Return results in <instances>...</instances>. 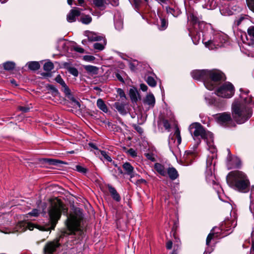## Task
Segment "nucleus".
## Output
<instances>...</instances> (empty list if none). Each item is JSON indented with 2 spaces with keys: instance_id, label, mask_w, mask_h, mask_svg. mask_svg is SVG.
I'll return each instance as SVG.
<instances>
[{
  "instance_id": "2",
  "label": "nucleus",
  "mask_w": 254,
  "mask_h": 254,
  "mask_svg": "<svg viewBox=\"0 0 254 254\" xmlns=\"http://www.w3.org/2000/svg\"><path fill=\"white\" fill-rule=\"evenodd\" d=\"M191 75L193 79L203 81L205 87L209 90L216 86L217 82L226 79L225 74L216 69L194 70L191 72Z\"/></svg>"
},
{
  "instance_id": "25",
  "label": "nucleus",
  "mask_w": 254,
  "mask_h": 254,
  "mask_svg": "<svg viewBox=\"0 0 254 254\" xmlns=\"http://www.w3.org/2000/svg\"><path fill=\"white\" fill-rule=\"evenodd\" d=\"M144 103L149 105L150 107L153 108L155 103V99L154 95L152 94L147 95L144 99Z\"/></svg>"
},
{
  "instance_id": "29",
  "label": "nucleus",
  "mask_w": 254,
  "mask_h": 254,
  "mask_svg": "<svg viewBox=\"0 0 254 254\" xmlns=\"http://www.w3.org/2000/svg\"><path fill=\"white\" fill-rule=\"evenodd\" d=\"M84 68L86 70V71L90 73L91 74H97L98 72V68L95 66H93L91 65H86L84 66Z\"/></svg>"
},
{
  "instance_id": "24",
  "label": "nucleus",
  "mask_w": 254,
  "mask_h": 254,
  "mask_svg": "<svg viewBox=\"0 0 254 254\" xmlns=\"http://www.w3.org/2000/svg\"><path fill=\"white\" fill-rule=\"evenodd\" d=\"M206 2V5H203L202 4L200 5L203 8H206L207 9H214L217 6L216 0H204Z\"/></svg>"
},
{
  "instance_id": "13",
  "label": "nucleus",
  "mask_w": 254,
  "mask_h": 254,
  "mask_svg": "<svg viewBox=\"0 0 254 254\" xmlns=\"http://www.w3.org/2000/svg\"><path fill=\"white\" fill-rule=\"evenodd\" d=\"M59 240H56L48 243L45 246L44 251L45 254H52L60 246Z\"/></svg>"
},
{
  "instance_id": "47",
  "label": "nucleus",
  "mask_w": 254,
  "mask_h": 254,
  "mask_svg": "<svg viewBox=\"0 0 254 254\" xmlns=\"http://www.w3.org/2000/svg\"><path fill=\"white\" fill-rule=\"evenodd\" d=\"M54 68V64H44V69L46 71H50Z\"/></svg>"
},
{
  "instance_id": "48",
  "label": "nucleus",
  "mask_w": 254,
  "mask_h": 254,
  "mask_svg": "<svg viewBox=\"0 0 254 254\" xmlns=\"http://www.w3.org/2000/svg\"><path fill=\"white\" fill-rule=\"evenodd\" d=\"M15 64H2L4 69L6 70H11L14 67Z\"/></svg>"
},
{
  "instance_id": "27",
  "label": "nucleus",
  "mask_w": 254,
  "mask_h": 254,
  "mask_svg": "<svg viewBox=\"0 0 254 254\" xmlns=\"http://www.w3.org/2000/svg\"><path fill=\"white\" fill-rule=\"evenodd\" d=\"M97 106L98 108L104 113H107L108 109L105 102L102 99H98L97 101Z\"/></svg>"
},
{
  "instance_id": "50",
  "label": "nucleus",
  "mask_w": 254,
  "mask_h": 254,
  "mask_svg": "<svg viewBox=\"0 0 254 254\" xmlns=\"http://www.w3.org/2000/svg\"><path fill=\"white\" fill-rule=\"evenodd\" d=\"M89 146L91 148H93L94 149H95V150H96L97 151V152H95V154H97V155L99 154V152H100V151L101 150H99L98 149V147L96 146V145L95 144H94V143H89Z\"/></svg>"
},
{
  "instance_id": "53",
  "label": "nucleus",
  "mask_w": 254,
  "mask_h": 254,
  "mask_svg": "<svg viewBox=\"0 0 254 254\" xmlns=\"http://www.w3.org/2000/svg\"><path fill=\"white\" fill-rule=\"evenodd\" d=\"M128 154L132 157H134L137 156L136 152L132 148H130L128 150Z\"/></svg>"
},
{
  "instance_id": "15",
  "label": "nucleus",
  "mask_w": 254,
  "mask_h": 254,
  "mask_svg": "<svg viewBox=\"0 0 254 254\" xmlns=\"http://www.w3.org/2000/svg\"><path fill=\"white\" fill-rule=\"evenodd\" d=\"M72 42L64 40H60L58 43L57 48L58 51L63 53L68 51V48L71 47Z\"/></svg>"
},
{
  "instance_id": "54",
  "label": "nucleus",
  "mask_w": 254,
  "mask_h": 254,
  "mask_svg": "<svg viewBox=\"0 0 254 254\" xmlns=\"http://www.w3.org/2000/svg\"><path fill=\"white\" fill-rule=\"evenodd\" d=\"M19 110L22 111L23 112L26 113L29 111V108L27 107H22L20 106L18 107Z\"/></svg>"
},
{
  "instance_id": "61",
  "label": "nucleus",
  "mask_w": 254,
  "mask_h": 254,
  "mask_svg": "<svg viewBox=\"0 0 254 254\" xmlns=\"http://www.w3.org/2000/svg\"><path fill=\"white\" fill-rule=\"evenodd\" d=\"M116 77H117V78L120 81H122V82H123L124 80H123V79L122 78V77L118 73H117L116 74Z\"/></svg>"
},
{
  "instance_id": "14",
  "label": "nucleus",
  "mask_w": 254,
  "mask_h": 254,
  "mask_svg": "<svg viewBox=\"0 0 254 254\" xmlns=\"http://www.w3.org/2000/svg\"><path fill=\"white\" fill-rule=\"evenodd\" d=\"M216 119H217V122L222 125L227 124L231 121V117L230 114L227 113L217 114L216 115Z\"/></svg>"
},
{
  "instance_id": "20",
  "label": "nucleus",
  "mask_w": 254,
  "mask_h": 254,
  "mask_svg": "<svg viewBox=\"0 0 254 254\" xmlns=\"http://www.w3.org/2000/svg\"><path fill=\"white\" fill-rule=\"evenodd\" d=\"M86 36L88 40L90 41H101L104 38L102 36L99 35L96 33L90 31L86 32Z\"/></svg>"
},
{
  "instance_id": "5",
  "label": "nucleus",
  "mask_w": 254,
  "mask_h": 254,
  "mask_svg": "<svg viewBox=\"0 0 254 254\" xmlns=\"http://www.w3.org/2000/svg\"><path fill=\"white\" fill-rule=\"evenodd\" d=\"M227 183L234 190L246 193L249 191L250 182L247 174L241 171L230 172L227 175Z\"/></svg>"
},
{
  "instance_id": "63",
  "label": "nucleus",
  "mask_w": 254,
  "mask_h": 254,
  "mask_svg": "<svg viewBox=\"0 0 254 254\" xmlns=\"http://www.w3.org/2000/svg\"><path fill=\"white\" fill-rule=\"evenodd\" d=\"M48 162H49L50 164H56V162H57V161L55 160L50 159V160H48Z\"/></svg>"
},
{
  "instance_id": "38",
  "label": "nucleus",
  "mask_w": 254,
  "mask_h": 254,
  "mask_svg": "<svg viewBox=\"0 0 254 254\" xmlns=\"http://www.w3.org/2000/svg\"><path fill=\"white\" fill-rule=\"evenodd\" d=\"M56 81L60 83L63 87H64L65 89L67 88L65 83L64 81V80L62 78L61 76L59 75H58L55 79Z\"/></svg>"
},
{
  "instance_id": "18",
  "label": "nucleus",
  "mask_w": 254,
  "mask_h": 254,
  "mask_svg": "<svg viewBox=\"0 0 254 254\" xmlns=\"http://www.w3.org/2000/svg\"><path fill=\"white\" fill-rule=\"evenodd\" d=\"M123 168L126 171V174L129 176L130 178L134 177L135 172L134 171V168L128 162H126L123 164Z\"/></svg>"
},
{
  "instance_id": "56",
  "label": "nucleus",
  "mask_w": 254,
  "mask_h": 254,
  "mask_svg": "<svg viewBox=\"0 0 254 254\" xmlns=\"http://www.w3.org/2000/svg\"><path fill=\"white\" fill-rule=\"evenodd\" d=\"M117 92L120 95L121 97H125V94L124 91L122 89H120V88L118 89Z\"/></svg>"
},
{
  "instance_id": "28",
  "label": "nucleus",
  "mask_w": 254,
  "mask_h": 254,
  "mask_svg": "<svg viewBox=\"0 0 254 254\" xmlns=\"http://www.w3.org/2000/svg\"><path fill=\"white\" fill-rule=\"evenodd\" d=\"M167 13L171 14L174 17H177L181 14V11L178 8H171L169 6L166 7Z\"/></svg>"
},
{
  "instance_id": "32",
  "label": "nucleus",
  "mask_w": 254,
  "mask_h": 254,
  "mask_svg": "<svg viewBox=\"0 0 254 254\" xmlns=\"http://www.w3.org/2000/svg\"><path fill=\"white\" fill-rule=\"evenodd\" d=\"M64 65L66 66V68L70 74L75 77H77L78 75V71L76 68L70 66L69 64Z\"/></svg>"
},
{
  "instance_id": "4",
  "label": "nucleus",
  "mask_w": 254,
  "mask_h": 254,
  "mask_svg": "<svg viewBox=\"0 0 254 254\" xmlns=\"http://www.w3.org/2000/svg\"><path fill=\"white\" fill-rule=\"evenodd\" d=\"M244 104L237 101L232 105V115L238 124H243L247 121L251 116L252 107L254 105L251 97L244 98Z\"/></svg>"
},
{
  "instance_id": "62",
  "label": "nucleus",
  "mask_w": 254,
  "mask_h": 254,
  "mask_svg": "<svg viewBox=\"0 0 254 254\" xmlns=\"http://www.w3.org/2000/svg\"><path fill=\"white\" fill-rule=\"evenodd\" d=\"M251 251L253 250L254 251V238H253V237H252V247H251Z\"/></svg>"
},
{
  "instance_id": "17",
  "label": "nucleus",
  "mask_w": 254,
  "mask_h": 254,
  "mask_svg": "<svg viewBox=\"0 0 254 254\" xmlns=\"http://www.w3.org/2000/svg\"><path fill=\"white\" fill-rule=\"evenodd\" d=\"M114 107L122 115H126L128 112L127 105L125 103L117 102L114 103Z\"/></svg>"
},
{
  "instance_id": "60",
  "label": "nucleus",
  "mask_w": 254,
  "mask_h": 254,
  "mask_svg": "<svg viewBox=\"0 0 254 254\" xmlns=\"http://www.w3.org/2000/svg\"><path fill=\"white\" fill-rule=\"evenodd\" d=\"M135 129L140 133H142L143 132V129L139 127H135Z\"/></svg>"
},
{
  "instance_id": "3",
  "label": "nucleus",
  "mask_w": 254,
  "mask_h": 254,
  "mask_svg": "<svg viewBox=\"0 0 254 254\" xmlns=\"http://www.w3.org/2000/svg\"><path fill=\"white\" fill-rule=\"evenodd\" d=\"M189 130L195 142L192 147L193 150H189L187 151L188 154H192L197 148L201 142L199 137L206 141L212 152L214 151L215 148L213 144V136L211 132L206 130L200 124L197 123L191 124L189 127Z\"/></svg>"
},
{
  "instance_id": "45",
  "label": "nucleus",
  "mask_w": 254,
  "mask_h": 254,
  "mask_svg": "<svg viewBox=\"0 0 254 254\" xmlns=\"http://www.w3.org/2000/svg\"><path fill=\"white\" fill-rule=\"evenodd\" d=\"M214 234L210 233L207 236L206 240V244L207 246H209L210 245V242L211 240L213 239L214 236Z\"/></svg>"
},
{
  "instance_id": "30",
  "label": "nucleus",
  "mask_w": 254,
  "mask_h": 254,
  "mask_svg": "<svg viewBox=\"0 0 254 254\" xmlns=\"http://www.w3.org/2000/svg\"><path fill=\"white\" fill-rule=\"evenodd\" d=\"M93 3L96 6L102 9L105 7L108 2L106 0H94Z\"/></svg>"
},
{
  "instance_id": "51",
  "label": "nucleus",
  "mask_w": 254,
  "mask_h": 254,
  "mask_svg": "<svg viewBox=\"0 0 254 254\" xmlns=\"http://www.w3.org/2000/svg\"><path fill=\"white\" fill-rule=\"evenodd\" d=\"M158 1L162 5L164 6L165 4H168L171 2V0H155Z\"/></svg>"
},
{
  "instance_id": "26",
  "label": "nucleus",
  "mask_w": 254,
  "mask_h": 254,
  "mask_svg": "<svg viewBox=\"0 0 254 254\" xmlns=\"http://www.w3.org/2000/svg\"><path fill=\"white\" fill-rule=\"evenodd\" d=\"M154 169L161 175L163 176H166V171L165 169L164 166L162 164L158 163H155L154 165Z\"/></svg>"
},
{
  "instance_id": "8",
  "label": "nucleus",
  "mask_w": 254,
  "mask_h": 254,
  "mask_svg": "<svg viewBox=\"0 0 254 254\" xmlns=\"http://www.w3.org/2000/svg\"><path fill=\"white\" fill-rule=\"evenodd\" d=\"M235 88L233 85L229 82H226L218 87L216 94L223 98H230L233 96Z\"/></svg>"
},
{
  "instance_id": "16",
  "label": "nucleus",
  "mask_w": 254,
  "mask_h": 254,
  "mask_svg": "<svg viewBox=\"0 0 254 254\" xmlns=\"http://www.w3.org/2000/svg\"><path fill=\"white\" fill-rule=\"evenodd\" d=\"M251 23L249 17L247 15H241L237 17L234 21L235 25L239 26L241 25H245Z\"/></svg>"
},
{
  "instance_id": "31",
  "label": "nucleus",
  "mask_w": 254,
  "mask_h": 254,
  "mask_svg": "<svg viewBox=\"0 0 254 254\" xmlns=\"http://www.w3.org/2000/svg\"><path fill=\"white\" fill-rule=\"evenodd\" d=\"M103 42L102 43H95L93 45V47L95 50L98 51H102L105 48V45L106 44V41L103 38L102 39Z\"/></svg>"
},
{
  "instance_id": "9",
  "label": "nucleus",
  "mask_w": 254,
  "mask_h": 254,
  "mask_svg": "<svg viewBox=\"0 0 254 254\" xmlns=\"http://www.w3.org/2000/svg\"><path fill=\"white\" fill-rule=\"evenodd\" d=\"M174 136H175V138L173 136L170 138L168 141L170 149L172 152L174 151V149L175 147H177L181 144L182 141L180 130L178 127L176 128Z\"/></svg>"
},
{
  "instance_id": "52",
  "label": "nucleus",
  "mask_w": 254,
  "mask_h": 254,
  "mask_svg": "<svg viewBox=\"0 0 254 254\" xmlns=\"http://www.w3.org/2000/svg\"><path fill=\"white\" fill-rule=\"evenodd\" d=\"M248 6L254 11V0H247Z\"/></svg>"
},
{
  "instance_id": "55",
  "label": "nucleus",
  "mask_w": 254,
  "mask_h": 254,
  "mask_svg": "<svg viewBox=\"0 0 254 254\" xmlns=\"http://www.w3.org/2000/svg\"><path fill=\"white\" fill-rule=\"evenodd\" d=\"M71 101L74 103V105L76 106V107L80 108V103L76 100L75 98H72Z\"/></svg>"
},
{
  "instance_id": "35",
  "label": "nucleus",
  "mask_w": 254,
  "mask_h": 254,
  "mask_svg": "<svg viewBox=\"0 0 254 254\" xmlns=\"http://www.w3.org/2000/svg\"><path fill=\"white\" fill-rule=\"evenodd\" d=\"M115 27L118 30H121L123 28V21L121 18L119 19H115Z\"/></svg>"
},
{
  "instance_id": "19",
  "label": "nucleus",
  "mask_w": 254,
  "mask_h": 254,
  "mask_svg": "<svg viewBox=\"0 0 254 254\" xmlns=\"http://www.w3.org/2000/svg\"><path fill=\"white\" fill-rule=\"evenodd\" d=\"M78 9H71L67 15L66 19L68 22H73L76 20V17L80 15Z\"/></svg>"
},
{
  "instance_id": "57",
  "label": "nucleus",
  "mask_w": 254,
  "mask_h": 254,
  "mask_svg": "<svg viewBox=\"0 0 254 254\" xmlns=\"http://www.w3.org/2000/svg\"><path fill=\"white\" fill-rule=\"evenodd\" d=\"M140 89L143 91H146L147 90L148 87L144 84H141L140 85Z\"/></svg>"
},
{
  "instance_id": "23",
  "label": "nucleus",
  "mask_w": 254,
  "mask_h": 254,
  "mask_svg": "<svg viewBox=\"0 0 254 254\" xmlns=\"http://www.w3.org/2000/svg\"><path fill=\"white\" fill-rule=\"evenodd\" d=\"M17 227H20L21 230H19L20 231H23L26 230V228H28L30 230H32L33 229L34 226L33 224L27 222H20L17 225Z\"/></svg>"
},
{
  "instance_id": "22",
  "label": "nucleus",
  "mask_w": 254,
  "mask_h": 254,
  "mask_svg": "<svg viewBox=\"0 0 254 254\" xmlns=\"http://www.w3.org/2000/svg\"><path fill=\"white\" fill-rule=\"evenodd\" d=\"M166 173L172 180H176L179 176L178 171L174 167H169Z\"/></svg>"
},
{
  "instance_id": "42",
  "label": "nucleus",
  "mask_w": 254,
  "mask_h": 254,
  "mask_svg": "<svg viewBox=\"0 0 254 254\" xmlns=\"http://www.w3.org/2000/svg\"><path fill=\"white\" fill-rule=\"evenodd\" d=\"M121 58L127 61V63H128V64H132L133 62H136V61L135 60H133L132 59V58L129 57H127V56L126 55H122L121 56Z\"/></svg>"
},
{
  "instance_id": "10",
  "label": "nucleus",
  "mask_w": 254,
  "mask_h": 254,
  "mask_svg": "<svg viewBox=\"0 0 254 254\" xmlns=\"http://www.w3.org/2000/svg\"><path fill=\"white\" fill-rule=\"evenodd\" d=\"M241 36L244 43L249 46H253L254 45V26H250L248 29V35L244 33Z\"/></svg>"
},
{
  "instance_id": "46",
  "label": "nucleus",
  "mask_w": 254,
  "mask_h": 254,
  "mask_svg": "<svg viewBox=\"0 0 254 254\" xmlns=\"http://www.w3.org/2000/svg\"><path fill=\"white\" fill-rule=\"evenodd\" d=\"M95 58L94 57L92 56H84L83 57V59L85 61L87 62H91L93 61L94 60Z\"/></svg>"
},
{
  "instance_id": "58",
  "label": "nucleus",
  "mask_w": 254,
  "mask_h": 254,
  "mask_svg": "<svg viewBox=\"0 0 254 254\" xmlns=\"http://www.w3.org/2000/svg\"><path fill=\"white\" fill-rule=\"evenodd\" d=\"M172 242L171 241H168L166 244V248L167 249L170 250L172 248Z\"/></svg>"
},
{
  "instance_id": "44",
  "label": "nucleus",
  "mask_w": 254,
  "mask_h": 254,
  "mask_svg": "<svg viewBox=\"0 0 254 254\" xmlns=\"http://www.w3.org/2000/svg\"><path fill=\"white\" fill-rule=\"evenodd\" d=\"M40 64H28V68L31 70L35 71L39 69Z\"/></svg>"
},
{
  "instance_id": "37",
  "label": "nucleus",
  "mask_w": 254,
  "mask_h": 254,
  "mask_svg": "<svg viewBox=\"0 0 254 254\" xmlns=\"http://www.w3.org/2000/svg\"><path fill=\"white\" fill-rule=\"evenodd\" d=\"M92 21V18L90 15H85L81 18V21L85 24H89Z\"/></svg>"
},
{
  "instance_id": "33",
  "label": "nucleus",
  "mask_w": 254,
  "mask_h": 254,
  "mask_svg": "<svg viewBox=\"0 0 254 254\" xmlns=\"http://www.w3.org/2000/svg\"><path fill=\"white\" fill-rule=\"evenodd\" d=\"M168 26V22L164 18H160V23H158V28L160 30H164Z\"/></svg>"
},
{
  "instance_id": "6",
  "label": "nucleus",
  "mask_w": 254,
  "mask_h": 254,
  "mask_svg": "<svg viewBox=\"0 0 254 254\" xmlns=\"http://www.w3.org/2000/svg\"><path fill=\"white\" fill-rule=\"evenodd\" d=\"M64 210L63 204L57 200L52 203L49 209L50 226L45 230L49 231L55 229L58 220L60 219L62 212Z\"/></svg>"
},
{
  "instance_id": "1",
  "label": "nucleus",
  "mask_w": 254,
  "mask_h": 254,
  "mask_svg": "<svg viewBox=\"0 0 254 254\" xmlns=\"http://www.w3.org/2000/svg\"><path fill=\"white\" fill-rule=\"evenodd\" d=\"M200 19L201 16L196 11L189 12L188 20L190 27L188 30L193 43L196 45L201 40L205 47L211 50L224 46L228 41L227 36L213 31L210 24L200 21Z\"/></svg>"
},
{
  "instance_id": "41",
  "label": "nucleus",
  "mask_w": 254,
  "mask_h": 254,
  "mask_svg": "<svg viewBox=\"0 0 254 254\" xmlns=\"http://www.w3.org/2000/svg\"><path fill=\"white\" fill-rule=\"evenodd\" d=\"M129 95L132 100L136 101L137 100L136 91L134 89H130L129 90Z\"/></svg>"
},
{
  "instance_id": "11",
  "label": "nucleus",
  "mask_w": 254,
  "mask_h": 254,
  "mask_svg": "<svg viewBox=\"0 0 254 254\" xmlns=\"http://www.w3.org/2000/svg\"><path fill=\"white\" fill-rule=\"evenodd\" d=\"M228 153L227 166L229 169L233 168H239L241 166V161L240 159L237 157H232L230 154V150L227 149Z\"/></svg>"
},
{
  "instance_id": "34",
  "label": "nucleus",
  "mask_w": 254,
  "mask_h": 254,
  "mask_svg": "<svg viewBox=\"0 0 254 254\" xmlns=\"http://www.w3.org/2000/svg\"><path fill=\"white\" fill-rule=\"evenodd\" d=\"M71 50H73L79 53H83L84 52V50L82 48L74 43H72Z\"/></svg>"
},
{
  "instance_id": "39",
  "label": "nucleus",
  "mask_w": 254,
  "mask_h": 254,
  "mask_svg": "<svg viewBox=\"0 0 254 254\" xmlns=\"http://www.w3.org/2000/svg\"><path fill=\"white\" fill-rule=\"evenodd\" d=\"M75 168L77 172L82 174H86L87 172V169L86 168L80 165H76Z\"/></svg>"
},
{
  "instance_id": "21",
  "label": "nucleus",
  "mask_w": 254,
  "mask_h": 254,
  "mask_svg": "<svg viewBox=\"0 0 254 254\" xmlns=\"http://www.w3.org/2000/svg\"><path fill=\"white\" fill-rule=\"evenodd\" d=\"M108 188L113 199L117 202H119L121 198L115 188L111 185H108Z\"/></svg>"
},
{
  "instance_id": "64",
  "label": "nucleus",
  "mask_w": 254,
  "mask_h": 254,
  "mask_svg": "<svg viewBox=\"0 0 254 254\" xmlns=\"http://www.w3.org/2000/svg\"><path fill=\"white\" fill-rule=\"evenodd\" d=\"M146 156L147 157V158L150 160H153V158H152L151 157V155H149V154H146Z\"/></svg>"
},
{
  "instance_id": "43",
  "label": "nucleus",
  "mask_w": 254,
  "mask_h": 254,
  "mask_svg": "<svg viewBox=\"0 0 254 254\" xmlns=\"http://www.w3.org/2000/svg\"><path fill=\"white\" fill-rule=\"evenodd\" d=\"M162 123L166 129L169 130L170 128V124L167 120L163 119L162 120Z\"/></svg>"
},
{
  "instance_id": "7",
  "label": "nucleus",
  "mask_w": 254,
  "mask_h": 254,
  "mask_svg": "<svg viewBox=\"0 0 254 254\" xmlns=\"http://www.w3.org/2000/svg\"><path fill=\"white\" fill-rule=\"evenodd\" d=\"M82 216L80 214H70L68 216L66 225L68 230L72 233L80 229V224Z\"/></svg>"
},
{
  "instance_id": "59",
  "label": "nucleus",
  "mask_w": 254,
  "mask_h": 254,
  "mask_svg": "<svg viewBox=\"0 0 254 254\" xmlns=\"http://www.w3.org/2000/svg\"><path fill=\"white\" fill-rule=\"evenodd\" d=\"M195 2H200V4H202L203 5H206V2L204 0H194Z\"/></svg>"
},
{
  "instance_id": "40",
  "label": "nucleus",
  "mask_w": 254,
  "mask_h": 254,
  "mask_svg": "<svg viewBox=\"0 0 254 254\" xmlns=\"http://www.w3.org/2000/svg\"><path fill=\"white\" fill-rule=\"evenodd\" d=\"M101 155L104 157L107 161L112 162V159L111 157L108 154V153L105 151H100V152Z\"/></svg>"
},
{
  "instance_id": "12",
  "label": "nucleus",
  "mask_w": 254,
  "mask_h": 254,
  "mask_svg": "<svg viewBox=\"0 0 254 254\" xmlns=\"http://www.w3.org/2000/svg\"><path fill=\"white\" fill-rule=\"evenodd\" d=\"M237 225V222L235 219L225 220L221 226L222 230L227 232L230 234L232 232V229Z\"/></svg>"
},
{
  "instance_id": "36",
  "label": "nucleus",
  "mask_w": 254,
  "mask_h": 254,
  "mask_svg": "<svg viewBox=\"0 0 254 254\" xmlns=\"http://www.w3.org/2000/svg\"><path fill=\"white\" fill-rule=\"evenodd\" d=\"M146 81L147 84L151 87H155L156 85V81L155 79L150 76H149L146 79Z\"/></svg>"
},
{
  "instance_id": "49",
  "label": "nucleus",
  "mask_w": 254,
  "mask_h": 254,
  "mask_svg": "<svg viewBox=\"0 0 254 254\" xmlns=\"http://www.w3.org/2000/svg\"><path fill=\"white\" fill-rule=\"evenodd\" d=\"M28 214L33 216H37L39 214V211L37 209H34Z\"/></svg>"
}]
</instances>
